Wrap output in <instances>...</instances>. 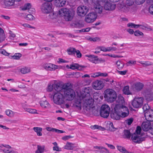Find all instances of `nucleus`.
I'll use <instances>...</instances> for the list:
<instances>
[{
	"instance_id": "f257e3e1",
	"label": "nucleus",
	"mask_w": 153,
	"mask_h": 153,
	"mask_svg": "<svg viewBox=\"0 0 153 153\" xmlns=\"http://www.w3.org/2000/svg\"><path fill=\"white\" fill-rule=\"evenodd\" d=\"M58 13L61 16H63L65 20L67 21H71L74 15V12L72 10H69L65 8L59 10Z\"/></svg>"
},
{
	"instance_id": "f03ea898",
	"label": "nucleus",
	"mask_w": 153,
	"mask_h": 153,
	"mask_svg": "<svg viewBox=\"0 0 153 153\" xmlns=\"http://www.w3.org/2000/svg\"><path fill=\"white\" fill-rule=\"evenodd\" d=\"M104 97L108 102H113L117 97L116 92L111 89H107L104 92Z\"/></svg>"
},
{
	"instance_id": "7ed1b4c3",
	"label": "nucleus",
	"mask_w": 153,
	"mask_h": 153,
	"mask_svg": "<svg viewBox=\"0 0 153 153\" xmlns=\"http://www.w3.org/2000/svg\"><path fill=\"white\" fill-rule=\"evenodd\" d=\"M143 109L146 120L149 122L153 121V110L150 109L148 104H145Z\"/></svg>"
},
{
	"instance_id": "20e7f679",
	"label": "nucleus",
	"mask_w": 153,
	"mask_h": 153,
	"mask_svg": "<svg viewBox=\"0 0 153 153\" xmlns=\"http://www.w3.org/2000/svg\"><path fill=\"white\" fill-rule=\"evenodd\" d=\"M69 84L70 85L69 86H66L63 93L66 100L71 101L74 99L75 94L74 90L72 89V85L70 83H69Z\"/></svg>"
},
{
	"instance_id": "39448f33",
	"label": "nucleus",
	"mask_w": 153,
	"mask_h": 153,
	"mask_svg": "<svg viewBox=\"0 0 153 153\" xmlns=\"http://www.w3.org/2000/svg\"><path fill=\"white\" fill-rule=\"evenodd\" d=\"M54 102L57 105H61L65 103L66 98L63 93L57 92L54 94L53 96Z\"/></svg>"
},
{
	"instance_id": "423d86ee",
	"label": "nucleus",
	"mask_w": 153,
	"mask_h": 153,
	"mask_svg": "<svg viewBox=\"0 0 153 153\" xmlns=\"http://www.w3.org/2000/svg\"><path fill=\"white\" fill-rule=\"evenodd\" d=\"M110 110V108L108 105H103L102 106L100 110V114L101 117L107 118L109 116Z\"/></svg>"
},
{
	"instance_id": "0eeeda50",
	"label": "nucleus",
	"mask_w": 153,
	"mask_h": 153,
	"mask_svg": "<svg viewBox=\"0 0 153 153\" xmlns=\"http://www.w3.org/2000/svg\"><path fill=\"white\" fill-rule=\"evenodd\" d=\"M70 85L69 83L64 84L62 82H59L54 83V89L57 92L63 93V91L66 86H69Z\"/></svg>"
},
{
	"instance_id": "6e6552de",
	"label": "nucleus",
	"mask_w": 153,
	"mask_h": 153,
	"mask_svg": "<svg viewBox=\"0 0 153 153\" xmlns=\"http://www.w3.org/2000/svg\"><path fill=\"white\" fill-rule=\"evenodd\" d=\"M84 103L83 107L84 110L86 111H88L91 108L93 105L94 100L92 98L89 97L88 98L87 97L84 98Z\"/></svg>"
},
{
	"instance_id": "1a4fd4ad",
	"label": "nucleus",
	"mask_w": 153,
	"mask_h": 153,
	"mask_svg": "<svg viewBox=\"0 0 153 153\" xmlns=\"http://www.w3.org/2000/svg\"><path fill=\"white\" fill-rule=\"evenodd\" d=\"M52 4L51 3H43L41 7V10L44 13H48L52 11Z\"/></svg>"
},
{
	"instance_id": "9d476101",
	"label": "nucleus",
	"mask_w": 153,
	"mask_h": 153,
	"mask_svg": "<svg viewBox=\"0 0 153 153\" xmlns=\"http://www.w3.org/2000/svg\"><path fill=\"white\" fill-rule=\"evenodd\" d=\"M143 100L142 97H136L132 101V105L135 108H140L143 104Z\"/></svg>"
},
{
	"instance_id": "9b49d317",
	"label": "nucleus",
	"mask_w": 153,
	"mask_h": 153,
	"mask_svg": "<svg viewBox=\"0 0 153 153\" xmlns=\"http://www.w3.org/2000/svg\"><path fill=\"white\" fill-rule=\"evenodd\" d=\"M120 114L119 109V105H116L114 108V111L111 112L110 116L114 120H119L121 117Z\"/></svg>"
},
{
	"instance_id": "f8f14e48",
	"label": "nucleus",
	"mask_w": 153,
	"mask_h": 153,
	"mask_svg": "<svg viewBox=\"0 0 153 153\" xmlns=\"http://www.w3.org/2000/svg\"><path fill=\"white\" fill-rule=\"evenodd\" d=\"M88 11V8L85 6H81L77 8V12L78 15L81 17L84 16Z\"/></svg>"
},
{
	"instance_id": "ddd939ff",
	"label": "nucleus",
	"mask_w": 153,
	"mask_h": 153,
	"mask_svg": "<svg viewBox=\"0 0 153 153\" xmlns=\"http://www.w3.org/2000/svg\"><path fill=\"white\" fill-rule=\"evenodd\" d=\"M94 3V10L96 13L101 14L103 10L102 6L100 5V3L97 0H92Z\"/></svg>"
},
{
	"instance_id": "4468645a",
	"label": "nucleus",
	"mask_w": 153,
	"mask_h": 153,
	"mask_svg": "<svg viewBox=\"0 0 153 153\" xmlns=\"http://www.w3.org/2000/svg\"><path fill=\"white\" fill-rule=\"evenodd\" d=\"M97 17V15L94 12L90 13L86 16L85 21L88 23L93 22L96 19Z\"/></svg>"
},
{
	"instance_id": "2eb2a0df",
	"label": "nucleus",
	"mask_w": 153,
	"mask_h": 153,
	"mask_svg": "<svg viewBox=\"0 0 153 153\" xmlns=\"http://www.w3.org/2000/svg\"><path fill=\"white\" fill-rule=\"evenodd\" d=\"M119 109L121 117H125L127 116L129 113V111L128 108L125 106L122 105L120 106L119 105Z\"/></svg>"
},
{
	"instance_id": "dca6fc26",
	"label": "nucleus",
	"mask_w": 153,
	"mask_h": 153,
	"mask_svg": "<svg viewBox=\"0 0 153 153\" xmlns=\"http://www.w3.org/2000/svg\"><path fill=\"white\" fill-rule=\"evenodd\" d=\"M92 85L94 89L96 90H100L103 88L104 84L102 81L97 80L93 82Z\"/></svg>"
},
{
	"instance_id": "f3484780",
	"label": "nucleus",
	"mask_w": 153,
	"mask_h": 153,
	"mask_svg": "<svg viewBox=\"0 0 153 153\" xmlns=\"http://www.w3.org/2000/svg\"><path fill=\"white\" fill-rule=\"evenodd\" d=\"M144 137H142L134 133L131 135V140L134 143H140L145 140Z\"/></svg>"
},
{
	"instance_id": "a211bd4d",
	"label": "nucleus",
	"mask_w": 153,
	"mask_h": 153,
	"mask_svg": "<svg viewBox=\"0 0 153 153\" xmlns=\"http://www.w3.org/2000/svg\"><path fill=\"white\" fill-rule=\"evenodd\" d=\"M117 7L119 10L124 13H127L130 11V7L126 4H117Z\"/></svg>"
},
{
	"instance_id": "6ab92c4d",
	"label": "nucleus",
	"mask_w": 153,
	"mask_h": 153,
	"mask_svg": "<svg viewBox=\"0 0 153 153\" xmlns=\"http://www.w3.org/2000/svg\"><path fill=\"white\" fill-rule=\"evenodd\" d=\"M115 5L112 4L108 1L105 3L104 6V9L107 10H113L115 9Z\"/></svg>"
},
{
	"instance_id": "aec40b11",
	"label": "nucleus",
	"mask_w": 153,
	"mask_h": 153,
	"mask_svg": "<svg viewBox=\"0 0 153 153\" xmlns=\"http://www.w3.org/2000/svg\"><path fill=\"white\" fill-rule=\"evenodd\" d=\"M15 0H3L2 4L4 6V7H8L13 5Z\"/></svg>"
},
{
	"instance_id": "412c9836",
	"label": "nucleus",
	"mask_w": 153,
	"mask_h": 153,
	"mask_svg": "<svg viewBox=\"0 0 153 153\" xmlns=\"http://www.w3.org/2000/svg\"><path fill=\"white\" fill-rule=\"evenodd\" d=\"M115 100L118 103L116 105H119L120 106H122L125 102L124 98L121 95H119L117 97V96Z\"/></svg>"
},
{
	"instance_id": "4be33fe9",
	"label": "nucleus",
	"mask_w": 153,
	"mask_h": 153,
	"mask_svg": "<svg viewBox=\"0 0 153 153\" xmlns=\"http://www.w3.org/2000/svg\"><path fill=\"white\" fill-rule=\"evenodd\" d=\"M85 67H86L84 65H80L77 64H75L74 65H70V68L73 70L77 69L78 70L82 71V70L83 68Z\"/></svg>"
},
{
	"instance_id": "5701e85b",
	"label": "nucleus",
	"mask_w": 153,
	"mask_h": 153,
	"mask_svg": "<svg viewBox=\"0 0 153 153\" xmlns=\"http://www.w3.org/2000/svg\"><path fill=\"white\" fill-rule=\"evenodd\" d=\"M90 92L91 91L89 90V88H85L84 93H83V94H81L80 97L84 99L86 97H90Z\"/></svg>"
},
{
	"instance_id": "b1692460",
	"label": "nucleus",
	"mask_w": 153,
	"mask_h": 153,
	"mask_svg": "<svg viewBox=\"0 0 153 153\" xmlns=\"http://www.w3.org/2000/svg\"><path fill=\"white\" fill-rule=\"evenodd\" d=\"M90 113H92L95 116H98L99 115L100 112L97 108H95L94 106H92L89 110L87 111Z\"/></svg>"
},
{
	"instance_id": "393cba45",
	"label": "nucleus",
	"mask_w": 153,
	"mask_h": 153,
	"mask_svg": "<svg viewBox=\"0 0 153 153\" xmlns=\"http://www.w3.org/2000/svg\"><path fill=\"white\" fill-rule=\"evenodd\" d=\"M150 123H149L143 122L142 123V127L143 130L145 131H148L151 128Z\"/></svg>"
},
{
	"instance_id": "a878e982",
	"label": "nucleus",
	"mask_w": 153,
	"mask_h": 153,
	"mask_svg": "<svg viewBox=\"0 0 153 153\" xmlns=\"http://www.w3.org/2000/svg\"><path fill=\"white\" fill-rule=\"evenodd\" d=\"M66 3L65 0H55L54 4L56 7H63Z\"/></svg>"
},
{
	"instance_id": "bb28decb",
	"label": "nucleus",
	"mask_w": 153,
	"mask_h": 153,
	"mask_svg": "<svg viewBox=\"0 0 153 153\" xmlns=\"http://www.w3.org/2000/svg\"><path fill=\"white\" fill-rule=\"evenodd\" d=\"M74 143L67 142L66 145L64 147V149L69 150H73L75 147L74 146Z\"/></svg>"
},
{
	"instance_id": "cd10ccee",
	"label": "nucleus",
	"mask_w": 153,
	"mask_h": 153,
	"mask_svg": "<svg viewBox=\"0 0 153 153\" xmlns=\"http://www.w3.org/2000/svg\"><path fill=\"white\" fill-rule=\"evenodd\" d=\"M82 103L81 100H75V102L74 104V106L77 108L79 110L81 109Z\"/></svg>"
},
{
	"instance_id": "c85d7f7f",
	"label": "nucleus",
	"mask_w": 153,
	"mask_h": 153,
	"mask_svg": "<svg viewBox=\"0 0 153 153\" xmlns=\"http://www.w3.org/2000/svg\"><path fill=\"white\" fill-rule=\"evenodd\" d=\"M144 85L140 82H138L135 84L134 88L137 91L141 90L143 88Z\"/></svg>"
},
{
	"instance_id": "c756f323",
	"label": "nucleus",
	"mask_w": 153,
	"mask_h": 153,
	"mask_svg": "<svg viewBox=\"0 0 153 153\" xmlns=\"http://www.w3.org/2000/svg\"><path fill=\"white\" fill-rule=\"evenodd\" d=\"M34 131L36 133L37 135L38 136H41L42 134L41 132L42 128H41L38 127H34L33 128Z\"/></svg>"
},
{
	"instance_id": "7c9ffc66",
	"label": "nucleus",
	"mask_w": 153,
	"mask_h": 153,
	"mask_svg": "<svg viewBox=\"0 0 153 153\" xmlns=\"http://www.w3.org/2000/svg\"><path fill=\"white\" fill-rule=\"evenodd\" d=\"M37 149L35 152V153H42L45 150V146H41L40 145H38Z\"/></svg>"
},
{
	"instance_id": "2f4dec72",
	"label": "nucleus",
	"mask_w": 153,
	"mask_h": 153,
	"mask_svg": "<svg viewBox=\"0 0 153 153\" xmlns=\"http://www.w3.org/2000/svg\"><path fill=\"white\" fill-rule=\"evenodd\" d=\"M86 56L90 58L89 60L92 62H93L94 63V61H97L98 58L97 56H95L93 55H86Z\"/></svg>"
},
{
	"instance_id": "473e14b6",
	"label": "nucleus",
	"mask_w": 153,
	"mask_h": 153,
	"mask_svg": "<svg viewBox=\"0 0 153 153\" xmlns=\"http://www.w3.org/2000/svg\"><path fill=\"white\" fill-rule=\"evenodd\" d=\"M76 49L70 47L67 49V51L69 55L75 54Z\"/></svg>"
},
{
	"instance_id": "72a5a7b5",
	"label": "nucleus",
	"mask_w": 153,
	"mask_h": 153,
	"mask_svg": "<svg viewBox=\"0 0 153 153\" xmlns=\"http://www.w3.org/2000/svg\"><path fill=\"white\" fill-rule=\"evenodd\" d=\"M20 71L22 74H25L30 72V69L29 68L25 67L20 69Z\"/></svg>"
},
{
	"instance_id": "f704fd0d",
	"label": "nucleus",
	"mask_w": 153,
	"mask_h": 153,
	"mask_svg": "<svg viewBox=\"0 0 153 153\" xmlns=\"http://www.w3.org/2000/svg\"><path fill=\"white\" fill-rule=\"evenodd\" d=\"M117 148L119 151L123 153H131V152H129L125 148L122 146H117Z\"/></svg>"
},
{
	"instance_id": "c9c22d12",
	"label": "nucleus",
	"mask_w": 153,
	"mask_h": 153,
	"mask_svg": "<svg viewBox=\"0 0 153 153\" xmlns=\"http://www.w3.org/2000/svg\"><path fill=\"white\" fill-rule=\"evenodd\" d=\"M40 105L43 108H46L49 105L48 102L46 101H41L40 102Z\"/></svg>"
},
{
	"instance_id": "e433bc0d",
	"label": "nucleus",
	"mask_w": 153,
	"mask_h": 153,
	"mask_svg": "<svg viewBox=\"0 0 153 153\" xmlns=\"http://www.w3.org/2000/svg\"><path fill=\"white\" fill-rule=\"evenodd\" d=\"M129 88V86H126L124 88L123 91L125 94L128 95L130 94Z\"/></svg>"
},
{
	"instance_id": "4c0bfd02",
	"label": "nucleus",
	"mask_w": 153,
	"mask_h": 153,
	"mask_svg": "<svg viewBox=\"0 0 153 153\" xmlns=\"http://www.w3.org/2000/svg\"><path fill=\"white\" fill-rule=\"evenodd\" d=\"M81 25L78 22H75L71 24V26L74 27H79Z\"/></svg>"
},
{
	"instance_id": "58836bf2",
	"label": "nucleus",
	"mask_w": 153,
	"mask_h": 153,
	"mask_svg": "<svg viewBox=\"0 0 153 153\" xmlns=\"http://www.w3.org/2000/svg\"><path fill=\"white\" fill-rule=\"evenodd\" d=\"M126 5L129 7L133 5L134 3L133 0H126Z\"/></svg>"
},
{
	"instance_id": "ea45409f",
	"label": "nucleus",
	"mask_w": 153,
	"mask_h": 153,
	"mask_svg": "<svg viewBox=\"0 0 153 153\" xmlns=\"http://www.w3.org/2000/svg\"><path fill=\"white\" fill-rule=\"evenodd\" d=\"M124 134L127 138H129L130 137L131 135L129 130H125L124 131Z\"/></svg>"
},
{
	"instance_id": "a19ab883",
	"label": "nucleus",
	"mask_w": 153,
	"mask_h": 153,
	"mask_svg": "<svg viewBox=\"0 0 153 153\" xmlns=\"http://www.w3.org/2000/svg\"><path fill=\"white\" fill-rule=\"evenodd\" d=\"M22 56V54L20 53H16L12 57L14 59H19L20 57Z\"/></svg>"
},
{
	"instance_id": "79ce46f5",
	"label": "nucleus",
	"mask_w": 153,
	"mask_h": 153,
	"mask_svg": "<svg viewBox=\"0 0 153 153\" xmlns=\"http://www.w3.org/2000/svg\"><path fill=\"white\" fill-rule=\"evenodd\" d=\"M137 10V6L135 5H133L131 8L130 7V11L131 13L134 12L136 11Z\"/></svg>"
},
{
	"instance_id": "37998d69",
	"label": "nucleus",
	"mask_w": 153,
	"mask_h": 153,
	"mask_svg": "<svg viewBox=\"0 0 153 153\" xmlns=\"http://www.w3.org/2000/svg\"><path fill=\"white\" fill-rule=\"evenodd\" d=\"M31 7V4L30 3H27L25 4L23 7L22 9L23 10H28L29 7Z\"/></svg>"
},
{
	"instance_id": "c03bdc74",
	"label": "nucleus",
	"mask_w": 153,
	"mask_h": 153,
	"mask_svg": "<svg viewBox=\"0 0 153 153\" xmlns=\"http://www.w3.org/2000/svg\"><path fill=\"white\" fill-rule=\"evenodd\" d=\"M134 35L136 36H143V33L141 32L139 30H137L135 31L134 32Z\"/></svg>"
},
{
	"instance_id": "a18cd8bd",
	"label": "nucleus",
	"mask_w": 153,
	"mask_h": 153,
	"mask_svg": "<svg viewBox=\"0 0 153 153\" xmlns=\"http://www.w3.org/2000/svg\"><path fill=\"white\" fill-rule=\"evenodd\" d=\"M34 19V17L31 14H28L27 15L26 19L28 20H32Z\"/></svg>"
},
{
	"instance_id": "49530a36",
	"label": "nucleus",
	"mask_w": 153,
	"mask_h": 153,
	"mask_svg": "<svg viewBox=\"0 0 153 153\" xmlns=\"http://www.w3.org/2000/svg\"><path fill=\"white\" fill-rule=\"evenodd\" d=\"M25 109L26 111L32 114L35 113L36 111V110L34 109H32L29 108H25Z\"/></svg>"
},
{
	"instance_id": "de8ad7c7",
	"label": "nucleus",
	"mask_w": 153,
	"mask_h": 153,
	"mask_svg": "<svg viewBox=\"0 0 153 153\" xmlns=\"http://www.w3.org/2000/svg\"><path fill=\"white\" fill-rule=\"evenodd\" d=\"M133 120L134 119L131 117L126 120L125 122L128 125H130L132 123Z\"/></svg>"
},
{
	"instance_id": "09e8293b",
	"label": "nucleus",
	"mask_w": 153,
	"mask_h": 153,
	"mask_svg": "<svg viewBox=\"0 0 153 153\" xmlns=\"http://www.w3.org/2000/svg\"><path fill=\"white\" fill-rule=\"evenodd\" d=\"M43 67L48 71H52L50 65H49V64L46 63L43 65Z\"/></svg>"
},
{
	"instance_id": "8fccbe9b",
	"label": "nucleus",
	"mask_w": 153,
	"mask_h": 153,
	"mask_svg": "<svg viewBox=\"0 0 153 153\" xmlns=\"http://www.w3.org/2000/svg\"><path fill=\"white\" fill-rule=\"evenodd\" d=\"M141 130V127L139 126H137L135 131V133L137 135L140 134Z\"/></svg>"
},
{
	"instance_id": "3c124183",
	"label": "nucleus",
	"mask_w": 153,
	"mask_h": 153,
	"mask_svg": "<svg viewBox=\"0 0 153 153\" xmlns=\"http://www.w3.org/2000/svg\"><path fill=\"white\" fill-rule=\"evenodd\" d=\"M6 114L8 116L11 117L13 116V112L10 110H7L5 111Z\"/></svg>"
},
{
	"instance_id": "603ef678",
	"label": "nucleus",
	"mask_w": 153,
	"mask_h": 153,
	"mask_svg": "<svg viewBox=\"0 0 153 153\" xmlns=\"http://www.w3.org/2000/svg\"><path fill=\"white\" fill-rule=\"evenodd\" d=\"M74 137V136L71 135L65 136L62 137V139L64 140H66L68 139Z\"/></svg>"
},
{
	"instance_id": "864d4df0",
	"label": "nucleus",
	"mask_w": 153,
	"mask_h": 153,
	"mask_svg": "<svg viewBox=\"0 0 153 153\" xmlns=\"http://www.w3.org/2000/svg\"><path fill=\"white\" fill-rule=\"evenodd\" d=\"M145 0H135V2L136 4L140 5L143 3Z\"/></svg>"
},
{
	"instance_id": "5fc2aeb1",
	"label": "nucleus",
	"mask_w": 153,
	"mask_h": 153,
	"mask_svg": "<svg viewBox=\"0 0 153 153\" xmlns=\"http://www.w3.org/2000/svg\"><path fill=\"white\" fill-rule=\"evenodd\" d=\"M89 40L91 41L96 42L97 41H100V39L98 37L91 38H89Z\"/></svg>"
},
{
	"instance_id": "6e6d98bb",
	"label": "nucleus",
	"mask_w": 153,
	"mask_h": 153,
	"mask_svg": "<svg viewBox=\"0 0 153 153\" xmlns=\"http://www.w3.org/2000/svg\"><path fill=\"white\" fill-rule=\"evenodd\" d=\"M91 128L93 129H99V130H101L102 128V127L100 126H98V125H95L94 126H91Z\"/></svg>"
},
{
	"instance_id": "4d7b16f0",
	"label": "nucleus",
	"mask_w": 153,
	"mask_h": 153,
	"mask_svg": "<svg viewBox=\"0 0 153 153\" xmlns=\"http://www.w3.org/2000/svg\"><path fill=\"white\" fill-rule=\"evenodd\" d=\"M98 74L95 75V76H108V74L107 73H100V72L98 73H97Z\"/></svg>"
},
{
	"instance_id": "13d9d810",
	"label": "nucleus",
	"mask_w": 153,
	"mask_h": 153,
	"mask_svg": "<svg viewBox=\"0 0 153 153\" xmlns=\"http://www.w3.org/2000/svg\"><path fill=\"white\" fill-rule=\"evenodd\" d=\"M75 53H76V55L77 58H80L81 57L82 55L79 50H76Z\"/></svg>"
},
{
	"instance_id": "bf43d9fd",
	"label": "nucleus",
	"mask_w": 153,
	"mask_h": 153,
	"mask_svg": "<svg viewBox=\"0 0 153 153\" xmlns=\"http://www.w3.org/2000/svg\"><path fill=\"white\" fill-rule=\"evenodd\" d=\"M49 65H50L52 71L56 69L57 68V66L55 65L49 63Z\"/></svg>"
},
{
	"instance_id": "052dcab7",
	"label": "nucleus",
	"mask_w": 153,
	"mask_h": 153,
	"mask_svg": "<svg viewBox=\"0 0 153 153\" xmlns=\"http://www.w3.org/2000/svg\"><path fill=\"white\" fill-rule=\"evenodd\" d=\"M53 88V85H49L48 86V91H52Z\"/></svg>"
},
{
	"instance_id": "680f3d73",
	"label": "nucleus",
	"mask_w": 153,
	"mask_h": 153,
	"mask_svg": "<svg viewBox=\"0 0 153 153\" xmlns=\"http://www.w3.org/2000/svg\"><path fill=\"white\" fill-rule=\"evenodd\" d=\"M109 127L110 129H111V131H114L115 130V128L112 123H111L109 124Z\"/></svg>"
},
{
	"instance_id": "e2e57ef3",
	"label": "nucleus",
	"mask_w": 153,
	"mask_h": 153,
	"mask_svg": "<svg viewBox=\"0 0 153 153\" xmlns=\"http://www.w3.org/2000/svg\"><path fill=\"white\" fill-rule=\"evenodd\" d=\"M56 128H51V127H47L46 128V130L48 131H55L56 132Z\"/></svg>"
},
{
	"instance_id": "0e129e2a",
	"label": "nucleus",
	"mask_w": 153,
	"mask_h": 153,
	"mask_svg": "<svg viewBox=\"0 0 153 153\" xmlns=\"http://www.w3.org/2000/svg\"><path fill=\"white\" fill-rule=\"evenodd\" d=\"M149 12L150 13L153 15V4L149 8Z\"/></svg>"
},
{
	"instance_id": "69168bd1",
	"label": "nucleus",
	"mask_w": 153,
	"mask_h": 153,
	"mask_svg": "<svg viewBox=\"0 0 153 153\" xmlns=\"http://www.w3.org/2000/svg\"><path fill=\"white\" fill-rule=\"evenodd\" d=\"M136 61H129L127 63H126V65L127 66H129L130 65V64H136Z\"/></svg>"
},
{
	"instance_id": "338daca9",
	"label": "nucleus",
	"mask_w": 153,
	"mask_h": 153,
	"mask_svg": "<svg viewBox=\"0 0 153 153\" xmlns=\"http://www.w3.org/2000/svg\"><path fill=\"white\" fill-rule=\"evenodd\" d=\"M117 72L119 73V74L122 75H124L126 74L127 72V71L125 70L123 71H120L118 70H117Z\"/></svg>"
},
{
	"instance_id": "774afa93",
	"label": "nucleus",
	"mask_w": 153,
	"mask_h": 153,
	"mask_svg": "<svg viewBox=\"0 0 153 153\" xmlns=\"http://www.w3.org/2000/svg\"><path fill=\"white\" fill-rule=\"evenodd\" d=\"M28 11L30 13H33L35 12V9L30 7L28 9Z\"/></svg>"
}]
</instances>
